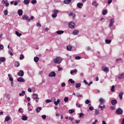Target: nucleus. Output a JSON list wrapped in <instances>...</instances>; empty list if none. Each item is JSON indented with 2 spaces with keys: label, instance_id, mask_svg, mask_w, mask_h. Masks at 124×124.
Listing matches in <instances>:
<instances>
[{
  "label": "nucleus",
  "instance_id": "obj_1",
  "mask_svg": "<svg viewBox=\"0 0 124 124\" xmlns=\"http://www.w3.org/2000/svg\"><path fill=\"white\" fill-rule=\"evenodd\" d=\"M62 60L61 57H57L54 60V62L55 63H58V64H60V63L62 62Z\"/></svg>",
  "mask_w": 124,
  "mask_h": 124
},
{
  "label": "nucleus",
  "instance_id": "obj_2",
  "mask_svg": "<svg viewBox=\"0 0 124 124\" xmlns=\"http://www.w3.org/2000/svg\"><path fill=\"white\" fill-rule=\"evenodd\" d=\"M124 111L121 108H118L116 110V113L117 115H122L123 114Z\"/></svg>",
  "mask_w": 124,
  "mask_h": 124
},
{
  "label": "nucleus",
  "instance_id": "obj_3",
  "mask_svg": "<svg viewBox=\"0 0 124 124\" xmlns=\"http://www.w3.org/2000/svg\"><path fill=\"white\" fill-rule=\"evenodd\" d=\"M68 26H69V27L70 28V29H74V28L76 26L75 23L73 21H71L69 23Z\"/></svg>",
  "mask_w": 124,
  "mask_h": 124
},
{
  "label": "nucleus",
  "instance_id": "obj_4",
  "mask_svg": "<svg viewBox=\"0 0 124 124\" xmlns=\"http://www.w3.org/2000/svg\"><path fill=\"white\" fill-rule=\"evenodd\" d=\"M101 69L104 72H109V68L105 66H103L101 68Z\"/></svg>",
  "mask_w": 124,
  "mask_h": 124
},
{
  "label": "nucleus",
  "instance_id": "obj_5",
  "mask_svg": "<svg viewBox=\"0 0 124 124\" xmlns=\"http://www.w3.org/2000/svg\"><path fill=\"white\" fill-rule=\"evenodd\" d=\"M53 14L52 15V18H56L57 17V13H59V10H54L53 11Z\"/></svg>",
  "mask_w": 124,
  "mask_h": 124
},
{
  "label": "nucleus",
  "instance_id": "obj_6",
  "mask_svg": "<svg viewBox=\"0 0 124 124\" xmlns=\"http://www.w3.org/2000/svg\"><path fill=\"white\" fill-rule=\"evenodd\" d=\"M23 20H25L28 21V22H31V19H29V16L27 15H24L22 16Z\"/></svg>",
  "mask_w": 124,
  "mask_h": 124
},
{
  "label": "nucleus",
  "instance_id": "obj_7",
  "mask_svg": "<svg viewBox=\"0 0 124 124\" xmlns=\"http://www.w3.org/2000/svg\"><path fill=\"white\" fill-rule=\"evenodd\" d=\"M99 101L100 102V104H104L105 102H106V101L103 98H100Z\"/></svg>",
  "mask_w": 124,
  "mask_h": 124
},
{
  "label": "nucleus",
  "instance_id": "obj_8",
  "mask_svg": "<svg viewBox=\"0 0 124 124\" xmlns=\"http://www.w3.org/2000/svg\"><path fill=\"white\" fill-rule=\"evenodd\" d=\"M17 75L20 76V77H23L24 76V71L20 70L19 72L17 73Z\"/></svg>",
  "mask_w": 124,
  "mask_h": 124
},
{
  "label": "nucleus",
  "instance_id": "obj_9",
  "mask_svg": "<svg viewBox=\"0 0 124 124\" xmlns=\"http://www.w3.org/2000/svg\"><path fill=\"white\" fill-rule=\"evenodd\" d=\"M49 77H56V73L55 72H51L48 75Z\"/></svg>",
  "mask_w": 124,
  "mask_h": 124
},
{
  "label": "nucleus",
  "instance_id": "obj_10",
  "mask_svg": "<svg viewBox=\"0 0 124 124\" xmlns=\"http://www.w3.org/2000/svg\"><path fill=\"white\" fill-rule=\"evenodd\" d=\"M83 5H84L83 3L79 2L77 3V6L78 8H81V7H83Z\"/></svg>",
  "mask_w": 124,
  "mask_h": 124
},
{
  "label": "nucleus",
  "instance_id": "obj_11",
  "mask_svg": "<svg viewBox=\"0 0 124 124\" xmlns=\"http://www.w3.org/2000/svg\"><path fill=\"white\" fill-rule=\"evenodd\" d=\"M33 99H38L39 100V98H38V94H36V93H33Z\"/></svg>",
  "mask_w": 124,
  "mask_h": 124
},
{
  "label": "nucleus",
  "instance_id": "obj_12",
  "mask_svg": "<svg viewBox=\"0 0 124 124\" xmlns=\"http://www.w3.org/2000/svg\"><path fill=\"white\" fill-rule=\"evenodd\" d=\"M118 101L117 100H112L110 102V103H111L112 105H116L117 104Z\"/></svg>",
  "mask_w": 124,
  "mask_h": 124
},
{
  "label": "nucleus",
  "instance_id": "obj_13",
  "mask_svg": "<svg viewBox=\"0 0 124 124\" xmlns=\"http://www.w3.org/2000/svg\"><path fill=\"white\" fill-rule=\"evenodd\" d=\"M113 23H115V21L114 20V19H111L110 20V24L109 25V27H112V26H113Z\"/></svg>",
  "mask_w": 124,
  "mask_h": 124
},
{
  "label": "nucleus",
  "instance_id": "obj_14",
  "mask_svg": "<svg viewBox=\"0 0 124 124\" xmlns=\"http://www.w3.org/2000/svg\"><path fill=\"white\" fill-rule=\"evenodd\" d=\"M73 34L74 35H77L79 34V31L78 30H75L73 31Z\"/></svg>",
  "mask_w": 124,
  "mask_h": 124
},
{
  "label": "nucleus",
  "instance_id": "obj_15",
  "mask_svg": "<svg viewBox=\"0 0 124 124\" xmlns=\"http://www.w3.org/2000/svg\"><path fill=\"white\" fill-rule=\"evenodd\" d=\"M124 95V92H120L119 93V97L121 99V100H122L123 99V95Z\"/></svg>",
  "mask_w": 124,
  "mask_h": 124
},
{
  "label": "nucleus",
  "instance_id": "obj_16",
  "mask_svg": "<svg viewBox=\"0 0 124 124\" xmlns=\"http://www.w3.org/2000/svg\"><path fill=\"white\" fill-rule=\"evenodd\" d=\"M18 14L19 16H22L23 15V10L19 9L18 10Z\"/></svg>",
  "mask_w": 124,
  "mask_h": 124
},
{
  "label": "nucleus",
  "instance_id": "obj_17",
  "mask_svg": "<svg viewBox=\"0 0 124 124\" xmlns=\"http://www.w3.org/2000/svg\"><path fill=\"white\" fill-rule=\"evenodd\" d=\"M42 109V108H41V107H38L37 108H36L35 111L37 112V113H39V112H40Z\"/></svg>",
  "mask_w": 124,
  "mask_h": 124
},
{
  "label": "nucleus",
  "instance_id": "obj_18",
  "mask_svg": "<svg viewBox=\"0 0 124 124\" xmlns=\"http://www.w3.org/2000/svg\"><path fill=\"white\" fill-rule=\"evenodd\" d=\"M17 81H18V82H25V79H24V78H23L20 77L17 79Z\"/></svg>",
  "mask_w": 124,
  "mask_h": 124
},
{
  "label": "nucleus",
  "instance_id": "obj_19",
  "mask_svg": "<svg viewBox=\"0 0 124 124\" xmlns=\"http://www.w3.org/2000/svg\"><path fill=\"white\" fill-rule=\"evenodd\" d=\"M71 1H72V0H64V3H65L66 4H68V3H70Z\"/></svg>",
  "mask_w": 124,
  "mask_h": 124
},
{
  "label": "nucleus",
  "instance_id": "obj_20",
  "mask_svg": "<svg viewBox=\"0 0 124 124\" xmlns=\"http://www.w3.org/2000/svg\"><path fill=\"white\" fill-rule=\"evenodd\" d=\"M63 32H64L63 31H56V33H57V34H62Z\"/></svg>",
  "mask_w": 124,
  "mask_h": 124
},
{
  "label": "nucleus",
  "instance_id": "obj_21",
  "mask_svg": "<svg viewBox=\"0 0 124 124\" xmlns=\"http://www.w3.org/2000/svg\"><path fill=\"white\" fill-rule=\"evenodd\" d=\"M61 102V100H60V99H58L57 101H54V104L55 105H58V104H59V103H60Z\"/></svg>",
  "mask_w": 124,
  "mask_h": 124
},
{
  "label": "nucleus",
  "instance_id": "obj_22",
  "mask_svg": "<svg viewBox=\"0 0 124 124\" xmlns=\"http://www.w3.org/2000/svg\"><path fill=\"white\" fill-rule=\"evenodd\" d=\"M77 69H76L75 70H72L70 71V74L72 75L73 73H77Z\"/></svg>",
  "mask_w": 124,
  "mask_h": 124
},
{
  "label": "nucleus",
  "instance_id": "obj_23",
  "mask_svg": "<svg viewBox=\"0 0 124 124\" xmlns=\"http://www.w3.org/2000/svg\"><path fill=\"white\" fill-rule=\"evenodd\" d=\"M98 108H100L101 109V110H103V108H104V109H105V108H106V106H105V105H103V106H100V105H99V106H98Z\"/></svg>",
  "mask_w": 124,
  "mask_h": 124
},
{
  "label": "nucleus",
  "instance_id": "obj_24",
  "mask_svg": "<svg viewBox=\"0 0 124 124\" xmlns=\"http://www.w3.org/2000/svg\"><path fill=\"white\" fill-rule=\"evenodd\" d=\"M119 79H123L124 78V73L121 74L118 77Z\"/></svg>",
  "mask_w": 124,
  "mask_h": 124
},
{
  "label": "nucleus",
  "instance_id": "obj_25",
  "mask_svg": "<svg viewBox=\"0 0 124 124\" xmlns=\"http://www.w3.org/2000/svg\"><path fill=\"white\" fill-rule=\"evenodd\" d=\"M82 84H81V83H78L77 84H76V88H80V87H81V85Z\"/></svg>",
  "mask_w": 124,
  "mask_h": 124
},
{
  "label": "nucleus",
  "instance_id": "obj_26",
  "mask_svg": "<svg viewBox=\"0 0 124 124\" xmlns=\"http://www.w3.org/2000/svg\"><path fill=\"white\" fill-rule=\"evenodd\" d=\"M22 120H23V121H27L28 117L26 115H23L22 116Z\"/></svg>",
  "mask_w": 124,
  "mask_h": 124
},
{
  "label": "nucleus",
  "instance_id": "obj_27",
  "mask_svg": "<svg viewBox=\"0 0 124 124\" xmlns=\"http://www.w3.org/2000/svg\"><path fill=\"white\" fill-rule=\"evenodd\" d=\"M15 65L16 67H18V66H20V63L19 62H16L15 63Z\"/></svg>",
  "mask_w": 124,
  "mask_h": 124
},
{
  "label": "nucleus",
  "instance_id": "obj_28",
  "mask_svg": "<svg viewBox=\"0 0 124 124\" xmlns=\"http://www.w3.org/2000/svg\"><path fill=\"white\" fill-rule=\"evenodd\" d=\"M112 41L111 40H108V39H106L105 40V42L107 43V44H110Z\"/></svg>",
  "mask_w": 124,
  "mask_h": 124
},
{
  "label": "nucleus",
  "instance_id": "obj_29",
  "mask_svg": "<svg viewBox=\"0 0 124 124\" xmlns=\"http://www.w3.org/2000/svg\"><path fill=\"white\" fill-rule=\"evenodd\" d=\"M25 93H26V92L24 91H22L21 93H20L19 94V96H23V95H24Z\"/></svg>",
  "mask_w": 124,
  "mask_h": 124
},
{
  "label": "nucleus",
  "instance_id": "obj_30",
  "mask_svg": "<svg viewBox=\"0 0 124 124\" xmlns=\"http://www.w3.org/2000/svg\"><path fill=\"white\" fill-rule=\"evenodd\" d=\"M23 2L24 4H29L30 3V0H24Z\"/></svg>",
  "mask_w": 124,
  "mask_h": 124
},
{
  "label": "nucleus",
  "instance_id": "obj_31",
  "mask_svg": "<svg viewBox=\"0 0 124 124\" xmlns=\"http://www.w3.org/2000/svg\"><path fill=\"white\" fill-rule=\"evenodd\" d=\"M10 120V117L9 116H6L4 122H8Z\"/></svg>",
  "mask_w": 124,
  "mask_h": 124
},
{
  "label": "nucleus",
  "instance_id": "obj_32",
  "mask_svg": "<svg viewBox=\"0 0 124 124\" xmlns=\"http://www.w3.org/2000/svg\"><path fill=\"white\" fill-rule=\"evenodd\" d=\"M34 61L35 62H38V61H39V58H38L37 57H34Z\"/></svg>",
  "mask_w": 124,
  "mask_h": 124
},
{
  "label": "nucleus",
  "instance_id": "obj_33",
  "mask_svg": "<svg viewBox=\"0 0 124 124\" xmlns=\"http://www.w3.org/2000/svg\"><path fill=\"white\" fill-rule=\"evenodd\" d=\"M72 49V47L71 46H67V50L68 51H70Z\"/></svg>",
  "mask_w": 124,
  "mask_h": 124
},
{
  "label": "nucleus",
  "instance_id": "obj_34",
  "mask_svg": "<svg viewBox=\"0 0 124 124\" xmlns=\"http://www.w3.org/2000/svg\"><path fill=\"white\" fill-rule=\"evenodd\" d=\"M108 13L107 10H105L103 11V15H106Z\"/></svg>",
  "mask_w": 124,
  "mask_h": 124
},
{
  "label": "nucleus",
  "instance_id": "obj_35",
  "mask_svg": "<svg viewBox=\"0 0 124 124\" xmlns=\"http://www.w3.org/2000/svg\"><path fill=\"white\" fill-rule=\"evenodd\" d=\"M111 91V92H112V93H114V92H115V86H112Z\"/></svg>",
  "mask_w": 124,
  "mask_h": 124
},
{
  "label": "nucleus",
  "instance_id": "obj_36",
  "mask_svg": "<svg viewBox=\"0 0 124 124\" xmlns=\"http://www.w3.org/2000/svg\"><path fill=\"white\" fill-rule=\"evenodd\" d=\"M95 113L97 116L99 114V111L97 110V109H95Z\"/></svg>",
  "mask_w": 124,
  "mask_h": 124
},
{
  "label": "nucleus",
  "instance_id": "obj_37",
  "mask_svg": "<svg viewBox=\"0 0 124 124\" xmlns=\"http://www.w3.org/2000/svg\"><path fill=\"white\" fill-rule=\"evenodd\" d=\"M16 34L17 36H21V35H22V33H20L18 31H16Z\"/></svg>",
  "mask_w": 124,
  "mask_h": 124
},
{
  "label": "nucleus",
  "instance_id": "obj_38",
  "mask_svg": "<svg viewBox=\"0 0 124 124\" xmlns=\"http://www.w3.org/2000/svg\"><path fill=\"white\" fill-rule=\"evenodd\" d=\"M69 81L70 82L71 84H74V83H75V81L71 78L69 79Z\"/></svg>",
  "mask_w": 124,
  "mask_h": 124
},
{
  "label": "nucleus",
  "instance_id": "obj_39",
  "mask_svg": "<svg viewBox=\"0 0 124 124\" xmlns=\"http://www.w3.org/2000/svg\"><path fill=\"white\" fill-rule=\"evenodd\" d=\"M74 112H75V111L74 109H70V110H69V113L70 114H72L73 113H74Z\"/></svg>",
  "mask_w": 124,
  "mask_h": 124
},
{
  "label": "nucleus",
  "instance_id": "obj_40",
  "mask_svg": "<svg viewBox=\"0 0 124 124\" xmlns=\"http://www.w3.org/2000/svg\"><path fill=\"white\" fill-rule=\"evenodd\" d=\"M68 98L67 97H65L64 98V102H68Z\"/></svg>",
  "mask_w": 124,
  "mask_h": 124
},
{
  "label": "nucleus",
  "instance_id": "obj_41",
  "mask_svg": "<svg viewBox=\"0 0 124 124\" xmlns=\"http://www.w3.org/2000/svg\"><path fill=\"white\" fill-rule=\"evenodd\" d=\"M45 102H46V103H50V102H52V100L50 99H46L45 100Z\"/></svg>",
  "mask_w": 124,
  "mask_h": 124
},
{
  "label": "nucleus",
  "instance_id": "obj_42",
  "mask_svg": "<svg viewBox=\"0 0 124 124\" xmlns=\"http://www.w3.org/2000/svg\"><path fill=\"white\" fill-rule=\"evenodd\" d=\"M0 62H4V61H5V58H4V57H1L0 59Z\"/></svg>",
  "mask_w": 124,
  "mask_h": 124
},
{
  "label": "nucleus",
  "instance_id": "obj_43",
  "mask_svg": "<svg viewBox=\"0 0 124 124\" xmlns=\"http://www.w3.org/2000/svg\"><path fill=\"white\" fill-rule=\"evenodd\" d=\"M37 2V1H36V0H33L31 1V3H32V4H35Z\"/></svg>",
  "mask_w": 124,
  "mask_h": 124
},
{
  "label": "nucleus",
  "instance_id": "obj_44",
  "mask_svg": "<svg viewBox=\"0 0 124 124\" xmlns=\"http://www.w3.org/2000/svg\"><path fill=\"white\" fill-rule=\"evenodd\" d=\"M4 15H7L8 14V11L7 10H5L4 11Z\"/></svg>",
  "mask_w": 124,
  "mask_h": 124
},
{
  "label": "nucleus",
  "instance_id": "obj_45",
  "mask_svg": "<svg viewBox=\"0 0 124 124\" xmlns=\"http://www.w3.org/2000/svg\"><path fill=\"white\" fill-rule=\"evenodd\" d=\"M84 115L85 114H84V113L81 112L80 113H79V118H81V117H84Z\"/></svg>",
  "mask_w": 124,
  "mask_h": 124
},
{
  "label": "nucleus",
  "instance_id": "obj_46",
  "mask_svg": "<svg viewBox=\"0 0 124 124\" xmlns=\"http://www.w3.org/2000/svg\"><path fill=\"white\" fill-rule=\"evenodd\" d=\"M18 112H19L20 113H21V114L23 113L24 112V111H22V108H20L18 109Z\"/></svg>",
  "mask_w": 124,
  "mask_h": 124
},
{
  "label": "nucleus",
  "instance_id": "obj_47",
  "mask_svg": "<svg viewBox=\"0 0 124 124\" xmlns=\"http://www.w3.org/2000/svg\"><path fill=\"white\" fill-rule=\"evenodd\" d=\"M89 109L90 111H93V110L94 108H93V107L90 106L89 108Z\"/></svg>",
  "mask_w": 124,
  "mask_h": 124
},
{
  "label": "nucleus",
  "instance_id": "obj_48",
  "mask_svg": "<svg viewBox=\"0 0 124 124\" xmlns=\"http://www.w3.org/2000/svg\"><path fill=\"white\" fill-rule=\"evenodd\" d=\"M77 96L78 97H79V96H80V97H82V96H83V95L80 94V93H77Z\"/></svg>",
  "mask_w": 124,
  "mask_h": 124
},
{
  "label": "nucleus",
  "instance_id": "obj_49",
  "mask_svg": "<svg viewBox=\"0 0 124 124\" xmlns=\"http://www.w3.org/2000/svg\"><path fill=\"white\" fill-rule=\"evenodd\" d=\"M85 104H89V103H90V100H89L88 99L86 100L85 101Z\"/></svg>",
  "mask_w": 124,
  "mask_h": 124
},
{
  "label": "nucleus",
  "instance_id": "obj_50",
  "mask_svg": "<svg viewBox=\"0 0 124 124\" xmlns=\"http://www.w3.org/2000/svg\"><path fill=\"white\" fill-rule=\"evenodd\" d=\"M58 69V71H61V70H62V67H60V66H57Z\"/></svg>",
  "mask_w": 124,
  "mask_h": 124
},
{
  "label": "nucleus",
  "instance_id": "obj_51",
  "mask_svg": "<svg viewBox=\"0 0 124 124\" xmlns=\"http://www.w3.org/2000/svg\"><path fill=\"white\" fill-rule=\"evenodd\" d=\"M24 58H25L24 56L23 55V54H21L20 55V57H19V59H20V60H23V59H24Z\"/></svg>",
  "mask_w": 124,
  "mask_h": 124
},
{
  "label": "nucleus",
  "instance_id": "obj_52",
  "mask_svg": "<svg viewBox=\"0 0 124 124\" xmlns=\"http://www.w3.org/2000/svg\"><path fill=\"white\" fill-rule=\"evenodd\" d=\"M6 2H7V0H3L2 3V4H5V3H6Z\"/></svg>",
  "mask_w": 124,
  "mask_h": 124
},
{
  "label": "nucleus",
  "instance_id": "obj_53",
  "mask_svg": "<svg viewBox=\"0 0 124 124\" xmlns=\"http://www.w3.org/2000/svg\"><path fill=\"white\" fill-rule=\"evenodd\" d=\"M42 118L43 120H45L46 119V115H43L42 116Z\"/></svg>",
  "mask_w": 124,
  "mask_h": 124
},
{
  "label": "nucleus",
  "instance_id": "obj_54",
  "mask_svg": "<svg viewBox=\"0 0 124 124\" xmlns=\"http://www.w3.org/2000/svg\"><path fill=\"white\" fill-rule=\"evenodd\" d=\"M75 59H76V60H80V59H81V57H79V56H76V57H75Z\"/></svg>",
  "mask_w": 124,
  "mask_h": 124
},
{
  "label": "nucleus",
  "instance_id": "obj_55",
  "mask_svg": "<svg viewBox=\"0 0 124 124\" xmlns=\"http://www.w3.org/2000/svg\"><path fill=\"white\" fill-rule=\"evenodd\" d=\"M0 50H3V45H0Z\"/></svg>",
  "mask_w": 124,
  "mask_h": 124
},
{
  "label": "nucleus",
  "instance_id": "obj_56",
  "mask_svg": "<svg viewBox=\"0 0 124 124\" xmlns=\"http://www.w3.org/2000/svg\"><path fill=\"white\" fill-rule=\"evenodd\" d=\"M33 19H34V16H31V17H30V21L31 20V21H32V20H33Z\"/></svg>",
  "mask_w": 124,
  "mask_h": 124
},
{
  "label": "nucleus",
  "instance_id": "obj_57",
  "mask_svg": "<svg viewBox=\"0 0 124 124\" xmlns=\"http://www.w3.org/2000/svg\"><path fill=\"white\" fill-rule=\"evenodd\" d=\"M62 87H65V83L62 82L61 84Z\"/></svg>",
  "mask_w": 124,
  "mask_h": 124
},
{
  "label": "nucleus",
  "instance_id": "obj_58",
  "mask_svg": "<svg viewBox=\"0 0 124 124\" xmlns=\"http://www.w3.org/2000/svg\"><path fill=\"white\" fill-rule=\"evenodd\" d=\"M83 82L85 85H88V82L87 81V80H84Z\"/></svg>",
  "mask_w": 124,
  "mask_h": 124
},
{
  "label": "nucleus",
  "instance_id": "obj_59",
  "mask_svg": "<svg viewBox=\"0 0 124 124\" xmlns=\"http://www.w3.org/2000/svg\"><path fill=\"white\" fill-rule=\"evenodd\" d=\"M37 26L39 27V28L41 27V24L39 23H37Z\"/></svg>",
  "mask_w": 124,
  "mask_h": 124
},
{
  "label": "nucleus",
  "instance_id": "obj_60",
  "mask_svg": "<svg viewBox=\"0 0 124 124\" xmlns=\"http://www.w3.org/2000/svg\"><path fill=\"white\" fill-rule=\"evenodd\" d=\"M108 4H110V3H111L112 2V0H108Z\"/></svg>",
  "mask_w": 124,
  "mask_h": 124
},
{
  "label": "nucleus",
  "instance_id": "obj_61",
  "mask_svg": "<svg viewBox=\"0 0 124 124\" xmlns=\"http://www.w3.org/2000/svg\"><path fill=\"white\" fill-rule=\"evenodd\" d=\"M69 16H73V12L70 13L69 14Z\"/></svg>",
  "mask_w": 124,
  "mask_h": 124
},
{
  "label": "nucleus",
  "instance_id": "obj_62",
  "mask_svg": "<svg viewBox=\"0 0 124 124\" xmlns=\"http://www.w3.org/2000/svg\"><path fill=\"white\" fill-rule=\"evenodd\" d=\"M28 91L29 93H31V89L28 88Z\"/></svg>",
  "mask_w": 124,
  "mask_h": 124
},
{
  "label": "nucleus",
  "instance_id": "obj_63",
  "mask_svg": "<svg viewBox=\"0 0 124 124\" xmlns=\"http://www.w3.org/2000/svg\"><path fill=\"white\" fill-rule=\"evenodd\" d=\"M102 124H106V122H105V121H103Z\"/></svg>",
  "mask_w": 124,
  "mask_h": 124
},
{
  "label": "nucleus",
  "instance_id": "obj_64",
  "mask_svg": "<svg viewBox=\"0 0 124 124\" xmlns=\"http://www.w3.org/2000/svg\"><path fill=\"white\" fill-rule=\"evenodd\" d=\"M121 124H124V119H123Z\"/></svg>",
  "mask_w": 124,
  "mask_h": 124
}]
</instances>
